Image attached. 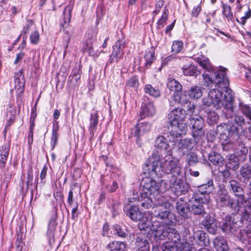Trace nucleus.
Returning a JSON list of instances; mask_svg holds the SVG:
<instances>
[{"mask_svg":"<svg viewBox=\"0 0 251 251\" xmlns=\"http://www.w3.org/2000/svg\"><path fill=\"white\" fill-rule=\"evenodd\" d=\"M174 217L169 208L161 205L157 206L152 213V221L148 226L149 231H146H146L143 229L142 232L145 234H150L151 231L153 233L154 240L157 242L166 240L168 229L170 226L174 224Z\"/></svg>","mask_w":251,"mask_h":251,"instance_id":"nucleus-1","label":"nucleus"},{"mask_svg":"<svg viewBox=\"0 0 251 251\" xmlns=\"http://www.w3.org/2000/svg\"><path fill=\"white\" fill-rule=\"evenodd\" d=\"M226 85L227 90L221 87H216L210 90L206 98L202 99L203 105L213 106L216 109L222 108V115L225 117H231L233 114L232 103L234 97L232 90Z\"/></svg>","mask_w":251,"mask_h":251,"instance_id":"nucleus-2","label":"nucleus"},{"mask_svg":"<svg viewBox=\"0 0 251 251\" xmlns=\"http://www.w3.org/2000/svg\"><path fill=\"white\" fill-rule=\"evenodd\" d=\"M217 132L221 140L227 141L226 143L222 144L224 151H228L235 149L236 139L240 135L237 126L231 123L221 124L217 126Z\"/></svg>","mask_w":251,"mask_h":251,"instance_id":"nucleus-3","label":"nucleus"},{"mask_svg":"<svg viewBox=\"0 0 251 251\" xmlns=\"http://www.w3.org/2000/svg\"><path fill=\"white\" fill-rule=\"evenodd\" d=\"M124 212L127 217L134 222H139L138 227L142 231L147 228L151 224V221L145 213L142 212L139 206L134 204H128L124 206ZM146 231V230H145Z\"/></svg>","mask_w":251,"mask_h":251,"instance_id":"nucleus-4","label":"nucleus"},{"mask_svg":"<svg viewBox=\"0 0 251 251\" xmlns=\"http://www.w3.org/2000/svg\"><path fill=\"white\" fill-rule=\"evenodd\" d=\"M227 69L220 66L218 71L212 72L210 74H203L202 77L206 85L212 86L214 84L216 87H222L227 90L226 85H229V80L226 75Z\"/></svg>","mask_w":251,"mask_h":251,"instance_id":"nucleus-5","label":"nucleus"},{"mask_svg":"<svg viewBox=\"0 0 251 251\" xmlns=\"http://www.w3.org/2000/svg\"><path fill=\"white\" fill-rule=\"evenodd\" d=\"M133 199H137L140 203L141 206L146 209L152 207L154 211L151 212L152 214L155 211L156 208L159 206H165L169 208L170 204L167 202L165 199L162 196H159L158 197H154L141 192L140 195L137 198H133Z\"/></svg>","mask_w":251,"mask_h":251,"instance_id":"nucleus-6","label":"nucleus"},{"mask_svg":"<svg viewBox=\"0 0 251 251\" xmlns=\"http://www.w3.org/2000/svg\"><path fill=\"white\" fill-rule=\"evenodd\" d=\"M217 206L219 208L230 207L234 211L239 212L242 206L237 203L230 196L228 190L224 187H220L217 192L216 199Z\"/></svg>","mask_w":251,"mask_h":251,"instance_id":"nucleus-7","label":"nucleus"},{"mask_svg":"<svg viewBox=\"0 0 251 251\" xmlns=\"http://www.w3.org/2000/svg\"><path fill=\"white\" fill-rule=\"evenodd\" d=\"M160 156L157 153H154L146 161L143 166V173L148 177L159 176H162L160 173L159 167Z\"/></svg>","mask_w":251,"mask_h":251,"instance_id":"nucleus-8","label":"nucleus"},{"mask_svg":"<svg viewBox=\"0 0 251 251\" xmlns=\"http://www.w3.org/2000/svg\"><path fill=\"white\" fill-rule=\"evenodd\" d=\"M160 168L162 174L167 175L169 180L176 179V177L180 176L182 173V169L177 162L170 158L161 162Z\"/></svg>","mask_w":251,"mask_h":251,"instance_id":"nucleus-9","label":"nucleus"},{"mask_svg":"<svg viewBox=\"0 0 251 251\" xmlns=\"http://www.w3.org/2000/svg\"><path fill=\"white\" fill-rule=\"evenodd\" d=\"M190 125L191 134L197 143L204 135V120L201 116L195 115L190 117Z\"/></svg>","mask_w":251,"mask_h":251,"instance_id":"nucleus-10","label":"nucleus"},{"mask_svg":"<svg viewBox=\"0 0 251 251\" xmlns=\"http://www.w3.org/2000/svg\"><path fill=\"white\" fill-rule=\"evenodd\" d=\"M242 226L243 223L240 219V216L237 214H231L226 215L224 219L221 230L225 234H229Z\"/></svg>","mask_w":251,"mask_h":251,"instance_id":"nucleus-11","label":"nucleus"},{"mask_svg":"<svg viewBox=\"0 0 251 251\" xmlns=\"http://www.w3.org/2000/svg\"><path fill=\"white\" fill-rule=\"evenodd\" d=\"M214 188V185L212 179L208 178L205 183L197 187V189L192 196L195 198V200L209 201L210 194L212 193Z\"/></svg>","mask_w":251,"mask_h":251,"instance_id":"nucleus-12","label":"nucleus"},{"mask_svg":"<svg viewBox=\"0 0 251 251\" xmlns=\"http://www.w3.org/2000/svg\"><path fill=\"white\" fill-rule=\"evenodd\" d=\"M164 127L167 128L165 131L168 132L172 137L173 140L172 141L170 138L169 141L173 142L174 145L177 144V142L182 138V135L185 134L188 130L187 125L184 123V121L178 122L175 125L165 126Z\"/></svg>","mask_w":251,"mask_h":251,"instance_id":"nucleus-13","label":"nucleus"},{"mask_svg":"<svg viewBox=\"0 0 251 251\" xmlns=\"http://www.w3.org/2000/svg\"><path fill=\"white\" fill-rule=\"evenodd\" d=\"M226 185L228 191L237 198V203L242 206L243 203L247 201L243 185L239 181L233 179L226 182Z\"/></svg>","mask_w":251,"mask_h":251,"instance_id":"nucleus-14","label":"nucleus"},{"mask_svg":"<svg viewBox=\"0 0 251 251\" xmlns=\"http://www.w3.org/2000/svg\"><path fill=\"white\" fill-rule=\"evenodd\" d=\"M142 192L154 197L162 196L160 190V184L156 180L147 177L143 180Z\"/></svg>","mask_w":251,"mask_h":251,"instance_id":"nucleus-15","label":"nucleus"},{"mask_svg":"<svg viewBox=\"0 0 251 251\" xmlns=\"http://www.w3.org/2000/svg\"><path fill=\"white\" fill-rule=\"evenodd\" d=\"M186 113L180 108L175 107L168 115V120L165 122V126L175 125L178 122L184 121L186 118Z\"/></svg>","mask_w":251,"mask_h":251,"instance_id":"nucleus-16","label":"nucleus"},{"mask_svg":"<svg viewBox=\"0 0 251 251\" xmlns=\"http://www.w3.org/2000/svg\"><path fill=\"white\" fill-rule=\"evenodd\" d=\"M168 181L176 195L185 194L189 189V184L183 180L178 178V177H176V179H171Z\"/></svg>","mask_w":251,"mask_h":251,"instance_id":"nucleus-17","label":"nucleus"},{"mask_svg":"<svg viewBox=\"0 0 251 251\" xmlns=\"http://www.w3.org/2000/svg\"><path fill=\"white\" fill-rule=\"evenodd\" d=\"M155 113L156 109L153 102L148 97H145L139 115V120H142L148 117H152Z\"/></svg>","mask_w":251,"mask_h":251,"instance_id":"nucleus-18","label":"nucleus"},{"mask_svg":"<svg viewBox=\"0 0 251 251\" xmlns=\"http://www.w3.org/2000/svg\"><path fill=\"white\" fill-rule=\"evenodd\" d=\"M125 40L124 38L119 39L113 46L112 54L110 56L108 63L111 64L114 62L118 63L120 59H122L124 55V51L122 48L124 47Z\"/></svg>","mask_w":251,"mask_h":251,"instance_id":"nucleus-19","label":"nucleus"},{"mask_svg":"<svg viewBox=\"0 0 251 251\" xmlns=\"http://www.w3.org/2000/svg\"><path fill=\"white\" fill-rule=\"evenodd\" d=\"M208 202L195 200V198L192 196L189 199V202L191 205V213L194 215L203 217L206 214L205 208L204 205Z\"/></svg>","mask_w":251,"mask_h":251,"instance_id":"nucleus-20","label":"nucleus"},{"mask_svg":"<svg viewBox=\"0 0 251 251\" xmlns=\"http://www.w3.org/2000/svg\"><path fill=\"white\" fill-rule=\"evenodd\" d=\"M168 137L169 138L168 140L163 135H159L156 138L154 142V147L157 152L160 151L161 153L163 151L165 154H169L170 151H171V147L169 142H170L169 139L171 138L172 141L173 139L170 135V136H168Z\"/></svg>","mask_w":251,"mask_h":251,"instance_id":"nucleus-21","label":"nucleus"},{"mask_svg":"<svg viewBox=\"0 0 251 251\" xmlns=\"http://www.w3.org/2000/svg\"><path fill=\"white\" fill-rule=\"evenodd\" d=\"M150 234H145L140 230V232L137 234L135 241V247L137 251H149L150 250V244L148 242Z\"/></svg>","mask_w":251,"mask_h":251,"instance_id":"nucleus-22","label":"nucleus"},{"mask_svg":"<svg viewBox=\"0 0 251 251\" xmlns=\"http://www.w3.org/2000/svg\"><path fill=\"white\" fill-rule=\"evenodd\" d=\"M177 152L180 156H183L189 154L193 149V144L191 139H180L177 142Z\"/></svg>","mask_w":251,"mask_h":251,"instance_id":"nucleus-23","label":"nucleus"},{"mask_svg":"<svg viewBox=\"0 0 251 251\" xmlns=\"http://www.w3.org/2000/svg\"><path fill=\"white\" fill-rule=\"evenodd\" d=\"M151 128V124L149 122H138L131 129V135L132 136H143L149 132Z\"/></svg>","mask_w":251,"mask_h":251,"instance_id":"nucleus-24","label":"nucleus"},{"mask_svg":"<svg viewBox=\"0 0 251 251\" xmlns=\"http://www.w3.org/2000/svg\"><path fill=\"white\" fill-rule=\"evenodd\" d=\"M201 225L211 234H216L217 231V226L216 220L209 214L206 215L201 223Z\"/></svg>","mask_w":251,"mask_h":251,"instance_id":"nucleus-25","label":"nucleus"},{"mask_svg":"<svg viewBox=\"0 0 251 251\" xmlns=\"http://www.w3.org/2000/svg\"><path fill=\"white\" fill-rule=\"evenodd\" d=\"M235 149L236 150L235 154L240 158L242 162L245 161L248 157V149L240 137L236 139Z\"/></svg>","mask_w":251,"mask_h":251,"instance_id":"nucleus-26","label":"nucleus"},{"mask_svg":"<svg viewBox=\"0 0 251 251\" xmlns=\"http://www.w3.org/2000/svg\"><path fill=\"white\" fill-rule=\"evenodd\" d=\"M244 210L241 212L240 219L243 223V226L248 223H251V200H247L242 204Z\"/></svg>","mask_w":251,"mask_h":251,"instance_id":"nucleus-27","label":"nucleus"},{"mask_svg":"<svg viewBox=\"0 0 251 251\" xmlns=\"http://www.w3.org/2000/svg\"><path fill=\"white\" fill-rule=\"evenodd\" d=\"M175 101L181 104L182 108H180L185 111L186 113V116H190L194 113L195 105L193 102L189 100L183 99L181 96H176L175 97Z\"/></svg>","mask_w":251,"mask_h":251,"instance_id":"nucleus-28","label":"nucleus"},{"mask_svg":"<svg viewBox=\"0 0 251 251\" xmlns=\"http://www.w3.org/2000/svg\"><path fill=\"white\" fill-rule=\"evenodd\" d=\"M201 114L206 118L208 125L214 126L218 123L219 116L215 111L207 108H203L201 111Z\"/></svg>","mask_w":251,"mask_h":251,"instance_id":"nucleus-29","label":"nucleus"},{"mask_svg":"<svg viewBox=\"0 0 251 251\" xmlns=\"http://www.w3.org/2000/svg\"><path fill=\"white\" fill-rule=\"evenodd\" d=\"M239 181L243 183H247L251 179V165L245 163L240 168L237 175Z\"/></svg>","mask_w":251,"mask_h":251,"instance_id":"nucleus-30","label":"nucleus"},{"mask_svg":"<svg viewBox=\"0 0 251 251\" xmlns=\"http://www.w3.org/2000/svg\"><path fill=\"white\" fill-rule=\"evenodd\" d=\"M238 237L242 243L251 248V226L240 229L238 233Z\"/></svg>","mask_w":251,"mask_h":251,"instance_id":"nucleus-31","label":"nucleus"},{"mask_svg":"<svg viewBox=\"0 0 251 251\" xmlns=\"http://www.w3.org/2000/svg\"><path fill=\"white\" fill-rule=\"evenodd\" d=\"M190 204L184 201V199L182 197L176 202V209L177 212L183 218H188L191 211Z\"/></svg>","mask_w":251,"mask_h":251,"instance_id":"nucleus-32","label":"nucleus"},{"mask_svg":"<svg viewBox=\"0 0 251 251\" xmlns=\"http://www.w3.org/2000/svg\"><path fill=\"white\" fill-rule=\"evenodd\" d=\"M167 86L170 91L174 93V97L175 100L176 96H180V93H181L182 90V85L175 79L169 77L168 79Z\"/></svg>","mask_w":251,"mask_h":251,"instance_id":"nucleus-33","label":"nucleus"},{"mask_svg":"<svg viewBox=\"0 0 251 251\" xmlns=\"http://www.w3.org/2000/svg\"><path fill=\"white\" fill-rule=\"evenodd\" d=\"M57 225L54 217H51L48 224V230L46 233V236L48 239L49 244L51 246L54 244V231Z\"/></svg>","mask_w":251,"mask_h":251,"instance_id":"nucleus-34","label":"nucleus"},{"mask_svg":"<svg viewBox=\"0 0 251 251\" xmlns=\"http://www.w3.org/2000/svg\"><path fill=\"white\" fill-rule=\"evenodd\" d=\"M195 243L200 246H207L209 243L207 234L204 231L198 230L194 232Z\"/></svg>","mask_w":251,"mask_h":251,"instance_id":"nucleus-35","label":"nucleus"},{"mask_svg":"<svg viewBox=\"0 0 251 251\" xmlns=\"http://www.w3.org/2000/svg\"><path fill=\"white\" fill-rule=\"evenodd\" d=\"M242 162L239 157L237 156L235 154H231L228 156L227 161L226 162L225 167L228 170L235 171L239 168L240 164Z\"/></svg>","mask_w":251,"mask_h":251,"instance_id":"nucleus-36","label":"nucleus"},{"mask_svg":"<svg viewBox=\"0 0 251 251\" xmlns=\"http://www.w3.org/2000/svg\"><path fill=\"white\" fill-rule=\"evenodd\" d=\"M208 159L214 165L217 166L218 168L224 167V161L223 157L220 153L216 151H211L209 153Z\"/></svg>","mask_w":251,"mask_h":251,"instance_id":"nucleus-37","label":"nucleus"},{"mask_svg":"<svg viewBox=\"0 0 251 251\" xmlns=\"http://www.w3.org/2000/svg\"><path fill=\"white\" fill-rule=\"evenodd\" d=\"M214 248L216 251H228L227 241L222 236L216 237L213 241Z\"/></svg>","mask_w":251,"mask_h":251,"instance_id":"nucleus-38","label":"nucleus"},{"mask_svg":"<svg viewBox=\"0 0 251 251\" xmlns=\"http://www.w3.org/2000/svg\"><path fill=\"white\" fill-rule=\"evenodd\" d=\"M14 82L15 89L18 90L20 92L23 93L25 88V80L24 75L22 70H19L15 73Z\"/></svg>","mask_w":251,"mask_h":251,"instance_id":"nucleus-39","label":"nucleus"},{"mask_svg":"<svg viewBox=\"0 0 251 251\" xmlns=\"http://www.w3.org/2000/svg\"><path fill=\"white\" fill-rule=\"evenodd\" d=\"M234 107L233 106V102L232 103V112L233 114L231 117H225L226 119H231L232 120L233 119L235 124L232 123L231 122V124L234 125L238 126L239 130H240V127H242V126L243 125H244L246 122L245 121V119L244 118V117L243 115L240 114L236 113L234 112ZM230 123V122H229L228 124ZM240 133V132L239 131Z\"/></svg>","mask_w":251,"mask_h":251,"instance_id":"nucleus-40","label":"nucleus"},{"mask_svg":"<svg viewBox=\"0 0 251 251\" xmlns=\"http://www.w3.org/2000/svg\"><path fill=\"white\" fill-rule=\"evenodd\" d=\"M182 72L185 75L197 77L200 74V71L198 68L191 63L184 65L182 68Z\"/></svg>","mask_w":251,"mask_h":251,"instance_id":"nucleus-41","label":"nucleus"},{"mask_svg":"<svg viewBox=\"0 0 251 251\" xmlns=\"http://www.w3.org/2000/svg\"><path fill=\"white\" fill-rule=\"evenodd\" d=\"M81 51L83 53L87 52L89 56L94 57H98L100 53L95 51L93 48V41L91 40H87L82 46Z\"/></svg>","mask_w":251,"mask_h":251,"instance_id":"nucleus-42","label":"nucleus"},{"mask_svg":"<svg viewBox=\"0 0 251 251\" xmlns=\"http://www.w3.org/2000/svg\"><path fill=\"white\" fill-rule=\"evenodd\" d=\"M144 59L145 60L144 67L146 69L150 68L152 63L155 60L154 49L153 47L146 50L144 55Z\"/></svg>","mask_w":251,"mask_h":251,"instance_id":"nucleus-43","label":"nucleus"},{"mask_svg":"<svg viewBox=\"0 0 251 251\" xmlns=\"http://www.w3.org/2000/svg\"><path fill=\"white\" fill-rule=\"evenodd\" d=\"M126 244L124 242L112 241H110L106 246L108 251H124Z\"/></svg>","mask_w":251,"mask_h":251,"instance_id":"nucleus-44","label":"nucleus"},{"mask_svg":"<svg viewBox=\"0 0 251 251\" xmlns=\"http://www.w3.org/2000/svg\"><path fill=\"white\" fill-rule=\"evenodd\" d=\"M186 92L190 99L198 100L202 96V88L199 86H193Z\"/></svg>","mask_w":251,"mask_h":251,"instance_id":"nucleus-45","label":"nucleus"},{"mask_svg":"<svg viewBox=\"0 0 251 251\" xmlns=\"http://www.w3.org/2000/svg\"><path fill=\"white\" fill-rule=\"evenodd\" d=\"M167 239L172 241L173 244H176L181 241V235L180 233L176 229L169 226L168 229Z\"/></svg>","mask_w":251,"mask_h":251,"instance_id":"nucleus-46","label":"nucleus"},{"mask_svg":"<svg viewBox=\"0 0 251 251\" xmlns=\"http://www.w3.org/2000/svg\"><path fill=\"white\" fill-rule=\"evenodd\" d=\"M15 115L16 109L15 106L12 105H9L6 109V126H10L14 122Z\"/></svg>","mask_w":251,"mask_h":251,"instance_id":"nucleus-47","label":"nucleus"},{"mask_svg":"<svg viewBox=\"0 0 251 251\" xmlns=\"http://www.w3.org/2000/svg\"><path fill=\"white\" fill-rule=\"evenodd\" d=\"M144 90L146 94L154 98H157L160 96L161 92L159 89L154 88L151 84L145 85Z\"/></svg>","mask_w":251,"mask_h":251,"instance_id":"nucleus-48","label":"nucleus"},{"mask_svg":"<svg viewBox=\"0 0 251 251\" xmlns=\"http://www.w3.org/2000/svg\"><path fill=\"white\" fill-rule=\"evenodd\" d=\"M152 251H177V246L171 243H166L160 248L153 247Z\"/></svg>","mask_w":251,"mask_h":251,"instance_id":"nucleus-49","label":"nucleus"},{"mask_svg":"<svg viewBox=\"0 0 251 251\" xmlns=\"http://www.w3.org/2000/svg\"><path fill=\"white\" fill-rule=\"evenodd\" d=\"M197 61L199 65L204 69L210 72L212 70V66L210 64L209 59L203 55L197 57Z\"/></svg>","mask_w":251,"mask_h":251,"instance_id":"nucleus-50","label":"nucleus"},{"mask_svg":"<svg viewBox=\"0 0 251 251\" xmlns=\"http://www.w3.org/2000/svg\"><path fill=\"white\" fill-rule=\"evenodd\" d=\"M112 229L115 235L124 239L128 238V235L126 229L122 227L120 225L116 224L113 226Z\"/></svg>","mask_w":251,"mask_h":251,"instance_id":"nucleus-51","label":"nucleus"},{"mask_svg":"<svg viewBox=\"0 0 251 251\" xmlns=\"http://www.w3.org/2000/svg\"><path fill=\"white\" fill-rule=\"evenodd\" d=\"M239 108L242 114L246 118V122L248 124H251V107L246 104H239Z\"/></svg>","mask_w":251,"mask_h":251,"instance_id":"nucleus-52","label":"nucleus"},{"mask_svg":"<svg viewBox=\"0 0 251 251\" xmlns=\"http://www.w3.org/2000/svg\"><path fill=\"white\" fill-rule=\"evenodd\" d=\"M33 169L31 167H29L27 170V178L25 182L26 190L29 189H30L31 194V199L33 198V189L31 188L30 187L33 185Z\"/></svg>","mask_w":251,"mask_h":251,"instance_id":"nucleus-53","label":"nucleus"},{"mask_svg":"<svg viewBox=\"0 0 251 251\" xmlns=\"http://www.w3.org/2000/svg\"><path fill=\"white\" fill-rule=\"evenodd\" d=\"M164 11L161 18L158 20L157 22V29H161L166 24V22L168 18L169 9L165 6L164 8Z\"/></svg>","mask_w":251,"mask_h":251,"instance_id":"nucleus-54","label":"nucleus"},{"mask_svg":"<svg viewBox=\"0 0 251 251\" xmlns=\"http://www.w3.org/2000/svg\"><path fill=\"white\" fill-rule=\"evenodd\" d=\"M126 85L128 87L132 88L137 90L139 85V78L137 75L131 76L126 82Z\"/></svg>","mask_w":251,"mask_h":251,"instance_id":"nucleus-55","label":"nucleus"},{"mask_svg":"<svg viewBox=\"0 0 251 251\" xmlns=\"http://www.w3.org/2000/svg\"><path fill=\"white\" fill-rule=\"evenodd\" d=\"M99 122V116L97 112L91 113L90 119L89 130L90 132H93L97 128V125Z\"/></svg>","mask_w":251,"mask_h":251,"instance_id":"nucleus-56","label":"nucleus"},{"mask_svg":"<svg viewBox=\"0 0 251 251\" xmlns=\"http://www.w3.org/2000/svg\"><path fill=\"white\" fill-rule=\"evenodd\" d=\"M222 7L223 8V14L224 15V17H225L226 18L228 22H233L234 17L231 12V7L228 5L224 4L223 2Z\"/></svg>","mask_w":251,"mask_h":251,"instance_id":"nucleus-57","label":"nucleus"},{"mask_svg":"<svg viewBox=\"0 0 251 251\" xmlns=\"http://www.w3.org/2000/svg\"><path fill=\"white\" fill-rule=\"evenodd\" d=\"M74 7L73 4L70 3L67 5L63 12L64 23L68 24L70 23L71 18V12Z\"/></svg>","mask_w":251,"mask_h":251,"instance_id":"nucleus-58","label":"nucleus"},{"mask_svg":"<svg viewBox=\"0 0 251 251\" xmlns=\"http://www.w3.org/2000/svg\"><path fill=\"white\" fill-rule=\"evenodd\" d=\"M187 156L186 162L189 166H195L199 162L198 155L196 152L190 151Z\"/></svg>","mask_w":251,"mask_h":251,"instance_id":"nucleus-59","label":"nucleus"},{"mask_svg":"<svg viewBox=\"0 0 251 251\" xmlns=\"http://www.w3.org/2000/svg\"><path fill=\"white\" fill-rule=\"evenodd\" d=\"M177 251H193V244L187 242H180L177 243Z\"/></svg>","mask_w":251,"mask_h":251,"instance_id":"nucleus-60","label":"nucleus"},{"mask_svg":"<svg viewBox=\"0 0 251 251\" xmlns=\"http://www.w3.org/2000/svg\"><path fill=\"white\" fill-rule=\"evenodd\" d=\"M183 43L181 41H174L172 46V52L174 54H177L182 50Z\"/></svg>","mask_w":251,"mask_h":251,"instance_id":"nucleus-61","label":"nucleus"},{"mask_svg":"<svg viewBox=\"0 0 251 251\" xmlns=\"http://www.w3.org/2000/svg\"><path fill=\"white\" fill-rule=\"evenodd\" d=\"M102 187L107 189L110 193L115 192L117 189L119 187L118 184L115 181H113L111 185H108L106 183L105 180L102 181Z\"/></svg>","mask_w":251,"mask_h":251,"instance_id":"nucleus-62","label":"nucleus"},{"mask_svg":"<svg viewBox=\"0 0 251 251\" xmlns=\"http://www.w3.org/2000/svg\"><path fill=\"white\" fill-rule=\"evenodd\" d=\"M25 246V242L23 241L22 234H17V237L15 242L16 251H22Z\"/></svg>","mask_w":251,"mask_h":251,"instance_id":"nucleus-63","label":"nucleus"},{"mask_svg":"<svg viewBox=\"0 0 251 251\" xmlns=\"http://www.w3.org/2000/svg\"><path fill=\"white\" fill-rule=\"evenodd\" d=\"M120 203L118 202H114L111 206L109 207L112 213V217H115L119 214Z\"/></svg>","mask_w":251,"mask_h":251,"instance_id":"nucleus-64","label":"nucleus"}]
</instances>
